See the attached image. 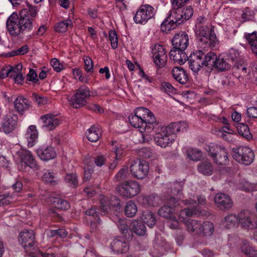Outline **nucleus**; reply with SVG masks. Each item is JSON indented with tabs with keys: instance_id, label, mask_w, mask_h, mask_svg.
Masks as SVG:
<instances>
[{
	"instance_id": "40",
	"label": "nucleus",
	"mask_w": 257,
	"mask_h": 257,
	"mask_svg": "<svg viewBox=\"0 0 257 257\" xmlns=\"http://www.w3.org/2000/svg\"><path fill=\"white\" fill-rule=\"evenodd\" d=\"M239 134L247 140L252 138V135L250 133L248 126L244 123H239L236 126Z\"/></svg>"
},
{
	"instance_id": "19",
	"label": "nucleus",
	"mask_w": 257,
	"mask_h": 257,
	"mask_svg": "<svg viewBox=\"0 0 257 257\" xmlns=\"http://www.w3.org/2000/svg\"><path fill=\"white\" fill-rule=\"evenodd\" d=\"M42 121V127L46 131H50L55 128L60 123V120L55 115L51 113L44 115L41 117Z\"/></svg>"
},
{
	"instance_id": "46",
	"label": "nucleus",
	"mask_w": 257,
	"mask_h": 257,
	"mask_svg": "<svg viewBox=\"0 0 257 257\" xmlns=\"http://www.w3.org/2000/svg\"><path fill=\"white\" fill-rule=\"evenodd\" d=\"M72 22L70 19H67L58 23L55 27L56 32L63 33L66 31L69 26H71Z\"/></svg>"
},
{
	"instance_id": "14",
	"label": "nucleus",
	"mask_w": 257,
	"mask_h": 257,
	"mask_svg": "<svg viewBox=\"0 0 257 257\" xmlns=\"http://www.w3.org/2000/svg\"><path fill=\"white\" fill-rule=\"evenodd\" d=\"M239 223L244 228H256L257 217L248 210H243L239 213Z\"/></svg>"
},
{
	"instance_id": "61",
	"label": "nucleus",
	"mask_w": 257,
	"mask_h": 257,
	"mask_svg": "<svg viewBox=\"0 0 257 257\" xmlns=\"http://www.w3.org/2000/svg\"><path fill=\"white\" fill-rule=\"evenodd\" d=\"M51 64L54 70L57 72H60L63 69V66L60 64L59 61L57 58H53L51 61Z\"/></svg>"
},
{
	"instance_id": "5",
	"label": "nucleus",
	"mask_w": 257,
	"mask_h": 257,
	"mask_svg": "<svg viewBox=\"0 0 257 257\" xmlns=\"http://www.w3.org/2000/svg\"><path fill=\"white\" fill-rule=\"evenodd\" d=\"M195 33L199 45L204 48H213L218 44L215 34L207 26L199 27Z\"/></svg>"
},
{
	"instance_id": "27",
	"label": "nucleus",
	"mask_w": 257,
	"mask_h": 257,
	"mask_svg": "<svg viewBox=\"0 0 257 257\" xmlns=\"http://www.w3.org/2000/svg\"><path fill=\"white\" fill-rule=\"evenodd\" d=\"M171 73L173 78L180 83L185 84L188 82V75L182 67H174L172 70Z\"/></svg>"
},
{
	"instance_id": "24",
	"label": "nucleus",
	"mask_w": 257,
	"mask_h": 257,
	"mask_svg": "<svg viewBox=\"0 0 257 257\" xmlns=\"http://www.w3.org/2000/svg\"><path fill=\"white\" fill-rule=\"evenodd\" d=\"M17 117L15 115H7L3 122V131L6 134L11 133L17 125Z\"/></svg>"
},
{
	"instance_id": "34",
	"label": "nucleus",
	"mask_w": 257,
	"mask_h": 257,
	"mask_svg": "<svg viewBox=\"0 0 257 257\" xmlns=\"http://www.w3.org/2000/svg\"><path fill=\"white\" fill-rule=\"evenodd\" d=\"M142 220L143 223L146 224L150 227L154 226L156 223V215L148 210L143 211Z\"/></svg>"
},
{
	"instance_id": "22",
	"label": "nucleus",
	"mask_w": 257,
	"mask_h": 257,
	"mask_svg": "<svg viewBox=\"0 0 257 257\" xmlns=\"http://www.w3.org/2000/svg\"><path fill=\"white\" fill-rule=\"evenodd\" d=\"M185 50L182 49H175L173 47L169 53L170 59L180 65L183 64L188 58V56L184 52Z\"/></svg>"
},
{
	"instance_id": "3",
	"label": "nucleus",
	"mask_w": 257,
	"mask_h": 257,
	"mask_svg": "<svg viewBox=\"0 0 257 257\" xmlns=\"http://www.w3.org/2000/svg\"><path fill=\"white\" fill-rule=\"evenodd\" d=\"M211 54V52L205 54L201 50L191 53L187 60L188 61L189 67L194 72H198L201 68L209 72V67H212L214 59Z\"/></svg>"
},
{
	"instance_id": "9",
	"label": "nucleus",
	"mask_w": 257,
	"mask_h": 257,
	"mask_svg": "<svg viewBox=\"0 0 257 257\" xmlns=\"http://www.w3.org/2000/svg\"><path fill=\"white\" fill-rule=\"evenodd\" d=\"M135 114L142 119H144L148 124V133H150L159 125V121L156 120L154 115L147 108L138 107L135 110Z\"/></svg>"
},
{
	"instance_id": "55",
	"label": "nucleus",
	"mask_w": 257,
	"mask_h": 257,
	"mask_svg": "<svg viewBox=\"0 0 257 257\" xmlns=\"http://www.w3.org/2000/svg\"><path fill=\"white\" fill-rule=\"evenodd\" d=\"M109 39L110 41L111 46L112 49H115L117 47L118 39L117 34L114 31H110L109 33Z\"/></svg>"
},
{
	"instance_id": "57",
	"label": "nucleus",
	"mask_w": 257,
	"mask_h": 257,
	"mask_svg": "<svg viewBox=\"0 0 257 257\" xmlns=\"http://www.w3.org/2000/svg\"><path fill=\"white\" fill-rule=\"evenodd\" d=\"M67 234L68 232L65 229L60 228L51 230L49 236L51 237H54L58 235L61 238H64L67 235Z\"/></svg>"
},
{
	"instance_id": "8",
	"label": "nucleus",
	"mask_w": 257,
	"mask_h": 257,
	"mask_svg": "<svg viewBox=\"0 0 257 257\" xmlns=\"http://www.w3.org/2000/svg\"><path fill=\"white\" fill-rule=\"evenodd\" d=\"M232 155L237 162L245 165L250 164L254 158V153L251 149L243 146L233 148Z\"/></svg>"
},
{
	"instance_id": "12",
	"label": "nucleus",
	"mask_w": 257,
	"mask_h": 257,
	"mask_svg": "<svg viewBox=\"0 0 257 257\" xmlns=\"http://www.w3.org/2000/svg\"><path fill=\"white\" fill-rule=\"evenodd\" d=\"M157 127L155 128L156 133L154 136V141L156 144L162 148L170 146L175 140L176 136L170 135L167 131L163 130L162 127Z\"/></svg>"
},
{
	"instance_id": "62",
	"label": "nucleus",
	"mask_w": 257,
	"mask_h": 257,
	"mask_svg": "<svg viewBox=\"0 0 257 257\" xmlns=\"http://www.w3.org/2000/svg\"><path fill=\"white\" fill-rule=\"evenodd\" d=\"M234 67L238 71H240V72L243 75L249 73V71L248 72H247V69L245 65H244V62H242V63H240V62L235 63Z\"/></svg>"
},
{
	"instance_id": "47",
	"label": "nucleus",
	"mask_w": 257,
	"mask_h": 257,
	"mask_svg": "<svg viewBox=\"0 0 257 257\" xmlns=\"http://www.w3.org/2000/svg\"><path fill=\"white\" fill-rule=\"evenodd\" d=\"M99 212L100 213V209L97 208L96 206H93L86 210L85 212V213L88 216H91L93 217L95 220L99 223Z\"/></svg>"
},
{
	"instance_id": "43",
	"label": "nucleus",
	"mask_w": 257,
	"mask_h": 257,
	"mask_svg": "<svg viewBox=\"0 0 257 257\" xmlns=\"http://www.w3.org/2000/svg\"><path fill=\"white\" fill-rule=\"evenodd\" d=\"M188 158L193 161H198L202 158V152L197 149H188L186 151Z\"/></svg>"
},
{
	"instance_id": "36",
	"label": "nucleus",
	"mask_w": 257,
	"mask_h": 257,
	"mask_svg": "<svg viewBox=\"0 0 257 257\" xmlns=\"http://www.w3.org/2000/svg\"><path fill=\"white\" fill-rule=\"evenodd\" d=\"M101 133L99 129L94 125L92 126L86 133L87 139L92 142H96L99 139Z\"/></svg>"
},
{
	"instance_id": "48",
	"label": "nucleus",
	"mask_w": 257,
	"mask_h": 257,
	"mask_svg": "<svg viewBox=\"0 0 257 257\" xmlns=\"http://www.w3.org/2000/svg\"><path fill=\"white\" fill-rule=\"evenodd\" d=\"M239 53L237 50L231 48L228 52L227 59H228V61H229L233 65L234 61H236V63L239 62Z\"/></svg>"
},
{
	"instance_id": "39",
	"label": "nucleus",
	"mask_w": 257,
	"mask_h": 257,
	"mask_svg": "<svg viewBox=\"0 0 257 257\" xmlns=\"http://www.w3.org/2000/svg\"><path fill=\"white\" fill-rule=\"evenodd\" d=\"M53 204L55 208L61 210H67L70 208L69 202L61 198H54Z\"/></svg>"
},
{
	"instance_id": "32",
	"label": "nucleus",
	"mask_w": 257,
	"mask_h": 257,
	"mask_svg": "<svg viewBox=\"0 0 257 257\" xmlns=\"http://www.w3.org/2000/svg\"><path fill=\"white\" fill-rule=\"evenodd\" d=\"M28 141V146L32 147L38 137V132L35 125H30L25 134Z\"/></svg>"
},
{
	"instance_id": "35",
	"label": "nucleus",
	"mask_w": 257,
	"mask_h": 257,
	"mask_svg": "<svg viewBox=\"0 0 257 257\" xmlns=\"http://www.w3.org/2000/svg\"><path fill=\"white\" fill-rule=\"evenodd\" d=\"M213 166L210 162L203 161L197 167L198 172L204 175H211L213 172Z\"/></svg>"
},
{
	"instance_id": "23",
	"label": "nucleus",
	"mask_w": 257,
	"mask_h": 257,
	"mask_svg": "<svg viewBox=\"0 0 257 257\" xmlns=\"http://www.w3.org/2000/svg\"><path fill=\"white\" fill-rule=\"evenodd\" d=\"M37 153L39 158L44 161H48L56 157V153L53 147L46 146L37 150Z\"/></svg>"
},
{
	"instance_id": "10",
	"label": "nucleus",
	"mask_w": 257,
	"mask_h": 257,
	"mask_svg": "<svg viewBox=\"0 0 257 257\" xmlns=\"http://www.w3.org/2000/svg\"><path fill=\"white\" fill-rule=\"evenodd\" d=\"M149 166L144 160H137L131 164L130 171L133 176L138 179H143L148 174Z\"/></svg>"
},
{
	"instance_id": "20",
	"label": "nucleus",
	"mask_w": 257,
	"mask_h": 257,
	"mask_svg": "<svg viewBox=\"0 0 257 257\" xmlns=\"http://www.w3.org/2000/svg\"><path fill=\"white\" fill-rule=\"evenodd\" d=\"M128 241L123 237L118 236L115 238L111 243L112 249L118 253H126L129 250Z\"/></svg>"
},
{
	"instance_id": "33",
	"label": "nucleus",
	"mask_w": 257,
	"mask_h": 257,
	"mask_svg": "<svg viewBox=\"0 0 257 257\" xmlns=\"http://www.w3.org/2000/svg\"><path fill=\"white\" fill-rule=\"evenodd\" d=\"M185 225L188 232L195 234H200L201 223L197 220L189 219L186 221Z\"/></svg>"
},
{
	"instance_id": "38",
	"label": "nucleus",
	"mask_w": 257,
	"mask_h": 257,
	"mask_svg": "<svg viewBox=\"0 0 257 257\" xmlns=\"http://www.w3.org/2000/svg\"><path fill=\"white\" fill-rule=\"evenodd\" d=\"M101 209L100 214L104 215L106 214L111 207L113 206L110 202L108 198L106 196H102L100 199Z\"/></svg>"
},
{
	"instance_id": "31",
	"label": "nucleus",
	"mask_w": 257,
	"mask_h": 257,
	"mask_svg": "<svg viewBox=\"0 0 257 257\" xmlns=\"http://www.w3.org/2000/svg\"><path fill=\"white\" fill-rule=\"evenodd\" d=\"M121 233L123 234V237L126 240H131L133 239V234L124 220H119L117 225Z\"/></svg>"
},
{
	"instance_id": "7",
	"label": "nucleus",
	"mask_w": 257,
	"mask_h": 257,
	"mask_svg": "<svg viewBox=\"0 0 257 257\" xmlns=\"http://www.w3.org/2000/svg\"><path fill=\"white\" fill-rule=\"evenodd\" d=\"M35 234L32 230H25L21 231L19 236V241L23 246L26 251L29 252L32 257H36L33 250H36V242Z\"/></svg>"
},
{
	"instance_id": "52",
	"label": "nucleus",
	"mask_w": 257,
	"mask_h": 257,
	"mask_svg": "<svg viewBox=\"0 0 257 257\" xmlns=\"http://www.w3.org/2000/svg\"><path fill=\"white\" fill-rule=\"evenodd\" d=\"M32 98L34 102L37 103L38 105H44L48 103V99L47 97L42 95H39L36 93L32 94Z\"/></svg>"
},
{
	"instance_id": "45",
	"label": "nucleus",
	"mask_w": 257,
	"mask_h": 257,
	"mask_svg": "<svg viewBox=\"0 0 257 257\" xmlns=\"http://www.w3.org/2000/svg\"><path fill=\"white\" fill-rule=\"evenodd\" d=\"M159 198L154 195L145 196L143 198V202L144 204L149 206H157L159 205Z\"/></svg>"
},
{
	"instance_id": "53",
	"label": "nucleus",
	"mask_w": 257,
	"mask_h": 257,
	"mask_svg": "<svg viewBox=\"0 0 257 257\" xmlns=\"http://www.w3.org/2000/svg\"><path fill=\"white\" fill-rule=\"evenodd\" d=\"M65 181L72 186L75 187L78 185L77 176L76 174H67L65 176Z\"/></svg>"
},
{
	"instance_id": "56",
	"label": "nucleus",
	"mask_w": 257,
	"mask_h": 257,
	"mask_svg": "<svg viewBox=\"0 0 257 257\" xmlns=\"http://www.w3.org/2000/svg\"><path fill=\"white\" fill-rule=\"evenodd\" d=\"M22 65L21 63H19V64L16 65L15 67H9V77H13L14 78L17 75V74H18L19 72L21 71V70L22 69Z\"/></svg>"
},
{
	"instance_id": "44",
	"label": "nucleus",
	"mask_w": 257,
	"mask_h": 257,
	"mask_svg": "<svg viewBox=\"0 0 257 257\" xmlns=\"http://www.w3.org/2000/svg\"><path fill=\"white\" fill-rule=\"evenodd\" d=\"M240 248L241 251L245 255H249L250 257H253L254 255H256L255 251L246 240L242 241Z\"/></svg>"
},
{
	"instance_id": "63",
	"label": "nucleus",
	"mask_w": 257,
	"mask_h": 257,
	"mask_svg": "<svg viewBox=\"0 0 257 257\" xmlns=\"http://www.w3.org/2000/svg\"><path fill=\"white\" fill-rule=\"evenodd\" d=\"M14 201L13 198L11 196L2 197L0 196V206H4L9 204L10 203Z\"/></svg>"
},
{
	"instance_id": "59",
	"label": "nucleus",
	"mask_w": 257,
	"mask_h": 257,
	"mask_svg": "<svg viewBox=\"0 0 257 257\" xmlns=\"http://www.w3.org/2000/svg\"><path fill=\"white\" fill-rule=\"evenodd\" d=\"M27 80L36 83L39 81L37 78V74L35 70L31 68L29 72L27 75Z\"/></svg>"
},
{
	"instance_id": "17",
	"label": "nucleus",
	"mask_w": 257,
	"mask_h": 257,
	"mask_svg": "<svg viewBox=\"0 0 257 257\" xmlns=\"http://www.w3.org/2000/svg\"><path fill=\"white\" fill-rule=\"evenodd\" d=\"M211 55L212 57H214L213 59V63H212V67H209V72H211L213 68H215L216 70L220 71H226L231 68L232 66V64L228 61L227 58L224 59L221 58L220 56L217 57L216 54L211 51Z\"/></svg>"
},
{
	"instance_id": "50",
	"label": "nucleus",
	"mask_w": 257,
	"mask_h": 257,
	"mask_svg": "<svg viewBox=\"0 0 257 257\" xmlns=\"http://www.w3.org/2000/svg\"><path fill=\"white\" fill-rule=\"evenodd\" d=\"M225 222L226 223V226L228 228L231 226H234L235 224L239 222V215L236 216L233 214H230L224 218Z\"/></svg>"
},
{
	"instance_id": "49",
	"label": "nucleus",
	"mask_w": 257,
	"mask_h": 257,
	"mask_svg": "<svg viewBox=\"0 0 257 257\" xmlns=\"http://www.w3.org/2000/svg\"><path fill=\"white\" fill-rule=\"evenodd\" d=\"M128 175V167L123 166L116 174L114 179L116 181H121L126 179Z\"/></svg>"
},
{
	"instance_id": "21",
	"label": "nucleus",
	"mask_w": 257,
	"mask_h": 257,
	"mask_svg": "<svg viewBox=\"0 0 257 257\" xmlns=\"http://www.w3.org/2000/svg\"><path fill=\"white\" fill-rule=\"evenodd\" d=\"M214 201L221 209H229L233 205L230 197L225 194L218 193L214 197Z\"/></svg>"
},
{
	"instance_id": "42",
	"label": "nucleus",
	"mask_w": 257,
	"mask_h": 257,
	"mask_svg": "<svg viewBox=\"0 0 257 257\" xmlns=\"http://www.w3.org/2000/svg\"><path fill=\"white\" fill-rule=\"evenodd\" d=\"M200 234L210 236L214 231V226L210 221H205L200 225Z\"/></svg>"
},
{
	"instance_id": "11",
	"label": "nucleus",
	"mask_w": 257,
	"mask_h": 257,
	"mask_svg": "<svg viewBox=\"0 0 257 257\" xmlns=\"http://www.w3.org/2000/svg\"><path fill=\"white\" fill-rule=\"evenodd\" d=\"M88 88L80 87L69 100L70 104L75 108H80L86 104V99L90 96Z\"/></svg>"
},
{
	"instance_id": "37",
	"label": "nucleus",
	"mask_w": 257,
	"mask_h": 257,
	"mask_svg": "<svg viewBox=\"0 0 257 257\" xmlns=\"http://www.w3.org/2000/svg\"><path fill=\"white\" fill-rule=\"evenodd\" d=\"M138 211L137 205L133 201L126 203L124 208L125 215L128 217L135 216Z\"/></svg>"
},
{
	"instance_id": "30",
	"label": "nucleus",
	"mask_w": 257,
	"mask_h": 257,
	"mask_svg": "<svg viewBox=\"0 0 257 257\" xmlns=\"http://www.w3.org/2000/svg\"><path fill=\"white\" fill-rule=\"evenodd\" d=\"M128 120L132 126L136 128H140L142 130L148 133V124L144 121V119H142L136 114H134L128 117Z\"/></svg>"
},
{
	"instance_id": "18",
	"label": "nucleus",
	"mask_w": 257,
	"mask_h": 257,
	"mask_svg": "<svg viewBox=\"0 0 257 257\" xmlns=\"http://www.w3.org/2000/svg\"><path fill=\"white\" fill-rule=\"evenodd\" d=\"M172 43L175 49L186 50L189 44V37L184 31H180L175 34L172 40Z\"/></svg>"
},
{
	"instance_id": "26",
	"label": "nucleus",
	"mask_w": 257,
	"mask_h": 257,
	"mask_svg": "<svg viewBox=\"0 0 257 257\" xmlns=\"http://www.w3.org/2000/svg\"><path fill=\"white\" fill-rule=\"evenodd\" d=\"M15 109L22 114L25 110L31 107V102L22 96H19L14 101Z\"/></svg>"
},
{
	"instance_id": "6",
	"label": "nucleus",
	"mask_w": 257,
	"mask_h": 257,
	"mask_svg": "<svg viewBox=\"0 0 257 257\" xmlns=\"http://www.w3.org/2000/svg\"><path fill=\"white\" fill-rule=\"evenodd\" d=\"M205 150L215 164L221 166L228 164V154L224 148L211 144L206 147Z\"/></svg>"
},
{
	"instance_id": "60",
	"label": "nucleus",
	"mask_w": 257,
	"mask_h": 257,
	"mask_svg": "<svg viewBox=\"0 0 257 257\" xmlns=\"http://www.w3.org/2000/svg\"><path fill=\"white\" fill-rule=\"evenodd\" d=\"M84 69L87 72H93V62L88 57L84 58Z\"/></svg>"
},
{
	"instance_id": "2",
	"label": "nucleus",
	"mask_w": 257,
	"mask_h": 257,
	"mask_svg": "<svg viewBox=\"0 0 257 257\" xmlns=\"http://www.w3.org/2000/svg\"><path fill=\"white\" fill-rule=\"evenodd\" d=\"M193 14V10L190 6L183 9L173 7L167 18L161 24V30L168 33L189 20Z\"/></svg>"
},
{
	"instance_id": "25",
	"label": "nucleus",
	"mask_w": 257,
	"mask_h": 257,
	"mask_svg": "<svg viewBox=\"0 0 257 257\" xmlns=\"http://www.w3.org/2000/svg\"><path fill=\"white\" fill-rule=\"evenodd\" d=\"M175 200L176 199L174 197H171L169 202L170 206L164 205L161 207L159 210L158 214L161 216L168 219L174 216L173 214L174 209L172 206H176Z\"/></svg>"
},
{
	"instance_id": "41",
	"label": "nucleus",
	"mask_w": 257,
	"mask_h": 257,
	"mask_svg": "<svg viewBox=\"0 0 257 257\" xmlns=\"http://www.w3.org/2000/svg\"><path fill=\"white\" fill-rule=\"evenodd\" d=\"M123 153V151L121 149L116 148L115 149L114 151L111 153L109 159L112 160L111 158L114 159V160L112 163L110 164L109 168L110 169H114L115 168L117 165V160L120 159L122 154Z\"/></svg>"
},
{
	"instance_id": "28",
	"label": "nucleus",
	"mask_w": 257,
	"mask_h": 257,
	"mask_svg": "<svg viewBox=\"0 0 257 257\" xmlns=\"http://www.w3.org/2000/svg\"><path fill=\"white\" fill-rule=\"evenodd\" d=\"M186 124L184 122H177L170 123L166 127H162L163 130L167 131L170 135H175L180 132H183L186 130Z\"/></svg>"
},
{
	"instance_id": "16",
	"label": "nucleus",
	"mask_w": 257,
	"mask_h": 257,
	"mask_svg": "<svg viewBox=\"0 0 257 257\" xmlns=\"http://www.w3.org/2000/svg\"><path fill=\"white\" fill-rule=\"evenodd\" d=\"M152 58L158 67L162 68L166 65L167 55L163 46L157 44L154 46L152 49Z\"/></svg>"
},
{
	"instance_id": "13",
	"label": "nucleus",
	"mask_w": 257,
	"mask_h": 257,
	"mask_svg": "<svg viewBox=\"0 0 257 257\" xmlns=\"http://www.w3.org/2000/svg\"><path fill=\"white\" fill-rule=\"evenodd\" d=\"M155 10L149 5H142L137 11L134 17V21L137 24H146L149 20L154 17Z\"/></svg>"
},
{
	"instance_id": "15",
	"label": "nucleus",
	"mask_w": 257,
	"mask_h": 257,
	"mask_svg": "<svg viewBox=\"0 0 257 257\" xmlns=\"http://www.w3.org/2000/svg\"><path fill=\"white\" fill-rule=\"evenodd\" d=\"M140 191V187L136 181H124L119 187V192L121 195L127 197L136 196Z\"/></svg>"
},
{
	"instance_id": "1",
	"label": "nucleus",
	"mask_w": 257,
	"mask_h": 257,
	"mask_svg": "<svg viewBox=\"0 0 257 257\" xmlns=\"http://www.w3.org/2000/svg\"><path fill=\"white\" fill-rule=\"evenodd\" d=\"M27 8L22 9L19 15L13 13L8 18L6 27L9 34L14 37L19 36L30 40L35 35L42 36L46 30L45 25H41L35 33V21L37 12L35 7L29 4Z\"/></svg>"
},
{
	"instance_id": "58",
	"label": "nucleus",
	"mask_w": 257,
	"mask_h": 257,
	"mask_svg": "<svg viewBox=\"0 0 257 257\" xmlns=\"http://www.w3.org/2000/svg\"><path fill=\"white\" fill-rule=\"evenodd\" d=\"M200 213V211L196 207L191 208H185L181 210V215L185 214L187 216H192Z\"/></svg>"
},
{
	"instance_id": "54",
	"label": "nucleus",
	"mask_w": 257,
	"mask_h": 257,
	"mask_svg": "<svg viewBox=\"0 0 257 257\" xmlns=\"http://www.w3.org/2000/svg\"><path fill=\"white\" fill-rule=\"evenodd\" d=\"M183 186V183L182 182H176L173 183L171 186L172 193L177 196L181 195Z\"/></svg>"
},
{
	"instance_id": "29",
	"label": "nucleus",
	"mask_w": 257,
	"mask_h": 257,
	"mask_svg": "<svg viewBox=\"0 0 257 257\" xmlns=\"http://www.w3.org/2000/svg\"><path fill=\"white\" fill-rule=\"evenodd\" d=\"M132 234L133 233L139 236H143L146 233V227L145 224L141 221L135 220L130 225Z\"/></svg>"
},
{
	"instance_id": "4",
	"label": "nucleus",
	"mask_w": 257,
	"mask_h": 257,
	"mask_svg": "<svg viewBox=\"0 0 257 257\" xmlns=\"http://www.w3.org/2000/svg\"><path fill=\"white\" fill-rule=\"evenodd\" d=\"M16 155L19 170L29 172L30 170L39 169V166L30 151L21 149L16 152Z\"/></svg>"
},
{
	"instance_id": "51",
	"label": "nucleus",
	"mask_w": 257,
	"mask_h": 257,
	"mask_svg": "<svg viewBox=\"0 0 257 257\" xmlns=\"http://www.w3.org/2000/svg\"><path fill=\"white\" fill-rule=\"evenodd\" d=\"M55 173L53 172H47L42 176V180L46 183L54 184L56 180Z\"/></svg>"
},
{
	"instance_id": "64",
	"label": "nucleus",
	"mask_w": 257,
	"mask_h": 257,
	"mask_svg": "<svg viewBox=\"0 0 257 257\" xmlns=\"http://www.w3.org/2000/svg\"><path fill=\"white\" fill-rule=\"evenodd\" d=\"M247 115L253 118H257V107L251 106L247 108L246 111Z\"/></svg>"
}]
</instances>
